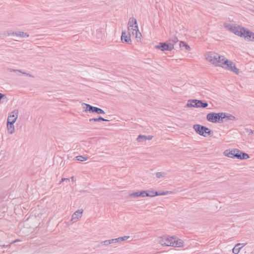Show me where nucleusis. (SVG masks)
I'll return each mask as SVG.
<instances>
[{"mask_svg": "<svg viewBox=\"0 0 254 254\" xmlns=\"http://www.w3.org/2000/svg\"><path fill=\"white\" fill-rule=\"evenodd\" d=\"M206 60L215 64L216 66H221L226 69L234 72L236 74L239 73V69L237 68L235 64L218 54L214 52H209Z\"/></svg>", "mask_w": 254, "mask_h": 254, "instance_id": "obj_1", "label": "nucleus"}, {"mask_svg": "<svg viewBox=\"0 0 254 254\" xmlns=\"http://www.w3.org/2000/svg\"><path fill=\"white\" fill-rule=\"evenodd\" d=\"M225 27L238 36L243 37L249 41H254V33L247 28L239 25L234 26L231 24L225 25Z\"/></svg>", "mask_w": 254, "mask_h": 254, "instance_id": "obj_2", "label": "nucleus"}, {"mask_svg": "<svg viewBox=\"0 0 254 254\" xmlns=\"http://www.w3.org/2000/svg\"><path fill=\"white\" fill-rule=\"evenodd\" d=\"M178 41V37L174 36L169 38L166 42H160L158 45L155 46V48L162 51H171L174 49V45Z\"/></svg>", "mask_w": 254, "mask_h": 254, "instance_id": "obj_3", "label": "nucleus"}, {"mask_svg": "<svg viewBox=\"0 0 254 254\" xmlns=\"http://www.w3.org/2000/svg\"><path fill=\"white\" fill-rule=\"evenodd\" d=\"M193 128L197 134L204 137L211 136L213 134V131L210 129L202 125H194Z\"/></svg>", "mask_w": 254, "mask_h": 254, "instance_id": "obj_4", "label": "nucleus"}, {"mask_svg": "<svg viewBox=\"0 0 254 254\" xmlns=\"http://www.w3.org/2000/svg\"><path fill=\"white\" fill-rule=\"evenodd\" d=\"M208 106L207 102L204 100L191 99L188 101L185 107L202 108H205Z\"/></svg>", "mask_w": 254, "mask_h": 254, "instance_id": "obj_5", "label": "nucleus"}, {"mask_svg": "<svg viewBox=\"0 0 254 254\" xmlns=\"http://www.w3.org/2000/svg\"><path fill=\"white\" fill-rule=\"evenodd\" d=\"M222 112H211L207 114L206 120L213 123H222Z\"/></svg>", "mask_w": 254, "mask_h": 254, "instance_id": "obj_6", "label": "nucleus"}, {"mask_svg": "<svg viewBox=\"0 0 254 254\" xmlns=\"http://www.w3.org/2000/svg\"><path fill=\"white\" fill-rule=\"evenodd\" d=\"M82 106H85V107H83L84 111L85 112H89L92 113H96L97 114H104L105 113L104 110L102 109L93 106L90 104L86 103H82Z\"/></svg>", "mask_w": 254, "mask_h": 254, "instance_id": "obj_7", "label": "nucleus"}, {"mask_svg": "<svg viewBox=\"0 0 254 254\" xmlns=\"http://www.w3.org/2000/svg\"><path fill=\"white\" fill-rule=\"evenodd\" d=\"M128 30L131 31L132 34L133 35L134 33L136 34L137 37V32H138V27L136 19L133 17H130L128 22Z\"/></svg>", "mask_w": 254, "mask_h": 254, "instance_id": "obj_8", "label": "nucleus"}, {"mask_svg": "<svg viewBox=\"0 0 254 254\" xmlns=\"http://www.w3.org/2000/svg\"><path fill=\"white\" fill-rule=\"evenodd\" d=\"M173 237L163 236L159 238V243L163 246H171L173 240Z\"/></svg>", "mask_w": 254, "mask_h": 254, "instance_id": "obj_9", "label": "nucleus"}, {"mask_svg": "<svg viewBox=\"0 0 254 254\" xmlns=\"http://www.w3.org/2000/svg\"><path fill=\"white\" fill-rule=\"evenodd\" d=\"M171 193V191H157L152 190H147V196L154 197L158 195H165Z\"/></svg>", "mask_w": 254, "mask_h": 254, "instance_id": "obj_10", "label": "nucleus"}, {"mask_svg": "<svg viewBox=\"0 0 254 254\" xmlns=\"http://www.w3.org/2000/svg\"><path fill=\"white\" fill-rule=\"evenodd\" d=\"M129 31L128 34L127 35L126 32H122L121 40L123 42H125L128 44H131V40L130 39V32Z\"/></svg>", "mask_w": 254, "mask_h": 254, "instance_id": "obj_11", "label": "nucleus"}, {"mask_svg": "<svg viewBox=\"0 0 254 254\" xmlns=\"http://www.w3.org/2000/svg\"><path fill=\"white\" fill-rule=\"evenodd\" d=\"M250 158V156L248 154L240 151L238 149V152H236L235 158L240 159V160H244Z\"/></svg>", "mask_w": 254, "mask_h": 254, "instance_id": "obj_12", "label": "nucleus"}, {"mask_svg": "<svg viewBox=\"0 0 254 254\" xmlns=\"http://www.w3.org/2000/svg\"><path fill=\"white\" fill-rule=\"evenodd\" d=\"M173 240L172 247H183L184 246V242L180 239H178L177 237L173 236Z\"/></svg>", "mask_w": 254, "mask_h": 254, "instance_id": "obj_13", "label": "nucleus"}, {"mask_svg": "<svg viewBox=\"0 0 254 254\" xmlns=\"http://www.w3.org/2000/svg\"><path fill=\"white\" fill-rule=\"evenodd\" d=\"M222 123L227 122L228 121H234L236 120L235 116L227 113L222 112Z\"/></svg>", "mask_w": 254, "mask_h": 254, "instance_id": "obj_14", "label": "nucleus"}, {"mask_svg": "<svg viewBox=\"0 0 254 254\" xmlns=\"http://www.w3.org/2000/svg\"><path fill=\"white\" fill-rule=\"evenodd\" d=\"M236 152H238V149L235 148L232 150L227 149L224 151V154L228 157L235 158Z\"/></svg>", "mask_w": 254, "mask_h": 254, "instance_id": "obj_15", "label": "nucleus"}, {"mask_svg": "<svg viewBox=\"0 0 254 254\" xmlns=\"http://www.w3.org/2000/svg\"><path fill=\"white\" fill-rule=\"evenodd\" d=\"M14 123L15 121H14L13 120H12V121H9L8 123H7V131L10 134H12L14 132Z\"/></svg>", "mask_w": 254, "mask_h": 254, "instance_id": "obj_16", "label": "nucleus"}, {"mask_svg": "<svg viewBox=\"0 0 254 254\" xmlns=\"http://www.w3.org/2000/svg\"><path fill=\"white\" fill-rule=\"evenodd\" d=\"M83 210H77L75 211L72 216V220H75L76 221L79 218L81 217Z\"/></svg>", "mask_w": 254, "mask_h": 254, "instance_id": "obj_17", "label": "nucleus"}, {"mask_svg": "<svg viewBox=\"0 0 254 254\" xmlns=\"http://www.w3.org/2000/svg\"><path fill=\"white\" fill-rule=\"evenodd\" d=\"M12 113L13 115L8 117L7 123H8L9 121H12L13 120L15 121V122L16 121L18 116V111L14 110Z\"/></svg>", "mask_w": 254, "mask_h": 254, "instance_id": "obj_18", "label": "nucleus"}, {"mask_svg": "<svg viewBox=\"0 0 254 254\" xmlns=\"http://www.w3.org/2000/svg\"><path fill=\"white\" fill-rule=\"evenodd\" d=\"M89 121L90 123H92L93 122H100V121H105L108 122L109 121L108 120L105 119L102 117L100 116H98L97 118H91L89 120Z\"/></svg>", "mask_w": 254, "mask_h": 254, "instance_id": "obj_19", "label": "nucleus"}, {"mask_svg": "<svg viewBox=\"0 0 254 254\" xmlns=\"http://www.w3.org/2000/svg\"><path fill=\"white\" fill-rule=\"evenodd\" d=\"M179 46L181 49H183L184 48L187 51L190 50V48L189 45L184 41L180 42Z\"/></svg>", "mask_w": 254, "mask_h": 254, "instance_id": "obj_20", "label": "nucleus"}, {"mask_svg": "<svg viewBox=\"0 0 254 254\" xmlns=\"http://www.w3.org/2000/svg\"><path fill=\"white\" fill-rule=\"evenodd\" d=\"M8 70L9 71V72H20V73H22L24 74H26L27 76H29V77H34V76L31 74H30V73H27L25 72H23L21 70H19V69H12V68H8Z\"/></svg>", "mask_w": 254, "mask_h": 254, "instance_id": "obj_21", "label": "nucleus"}, {"mask_svg": "<svg viewBox=\"0 0 254 254\" xmlns=\"http://www.w3.org/2000/svg\"><path fill=\"white\" fill-rule=\"evenodd\" d=\"M241 245L242 244L240 243H238L235 246L232 250V252L234 254H238L240 252V250L243 248V246L240 247Z\"/></svg>", "mask_w": 254, "mask_h": 254, "instance_id": "obj_22", "label": "nucleus"}, {"mask_svg": "<svg viewBox=\"0 0 254 254\" xmlns=\"http://www.w3.org/2000/svg\"><path fill=\"white\" fill-rule=\"evenodd\" d=\"M8 99L5 94L0 93V104L6 103Z\"/></svg>", "mask_w": 254, "mask_h": 254, "instance_id": "obj_23", "label": "nucleus"}, {"mask_svg": "<svg viewBox=\"0 0 254 254\" xmlns=\"http://www.w3.org/2000/svg\"><path fill=\"white\" fill-rule=\"evenodd\" d=\"M146 135L140 134L136 138V140L139 142H142L146 140Z\"/></svg>", "mask_w": 254, "mask_h": 254, "instance_id": "obj_24", "label": "nucleus"}, {"mask_svg": "<svg viewBox=\"0 0 254 254\" xmlns=\"http://www.w3.org/2000/svg\"><path fill=\"white\" fill-rule=\"evenodd\" d=\"M16 35L17 36H20L21 37H28L29 35L25 32H22V31H19L15 33Z\"/></svg>", "mask_w": 254, "mask_h": 254, "instance_id": "obj_25", "label": "nucleus"}, {"mask_svg": "<svg viewBox=\"0 0 254 254\" xmlns=\"http://www.w3.org/2000/svg\"><path fill=\"white\" fill-rule=\"evenodd\" d=\"M88 159V157L82 155H79L75 157V160L79 161H84Z\"/></svg>", "mask_w": 254, "mask_h": 254, "instance_id": "obj_26", "label": "nucleus"}, {"mask_svg": "<svg viewBox=\"0 0 254 254\" xmlns=\"http://www.w3.org/2000/svg\"><path fill=\"white\" fill-rule=\"evenodd\" d=\"M129 196L132 197H141V194H140V191H138L136 192H132L131 193H130L129 194Z\"/></svg>", "mask_w": 254, "mask_h": 254, "instance_id": "obj_27", "label": "nucleus"}, {"mask_svg": "<svg viewBox=\"0 0 254 254\" xmlns=\"http://www.w3.org/2000/svg\"><path fill=\"white\" fill-rule=\"evenodd\" d=\"M129 238V236H124V237H119L118 238H116L117 242L119 243V242H121L122 241H126V240H127Z\"/></svg>", "mask_w": 254, "mask_h": 254, "instance_id": "obj_28", "label": "nucleus"}, {"mask_svg": "<svg viewBox=\"0 0 254 254\" xmlns=\"http://www.w3.org/2000/svg\"><path fill=\"white\" fill-rule=\"evenodd\" d=\"M140 194L141 197L147 196V190H141Z\"/></svg>", "mask_w": 254, "mask_h": 254, "instance_id": "obj_29", "label": "nucleus"}, {"mask_svg": "<svg viewBox=\"0 0 254 254\" xmlns=\"http://www.w3.org/2000/svg\"><path fill=\"white\" fill-rule=\"evenodd\" d=\"M101 244L104 245V246H108L110 244V242L109 240H106L103 242H101Z\"/></svg>", "mask_w": 254, "mask_h": 254, "instance_id": "obj_30", "label": "nucleus"}, {"mask_svg": "<svg viewBox=\"0 0 254 254\" xmlns=\"http://www.w3.org/2000/svg\"><path fill=\"white\" fill-rule=\"evenodd\" d=\"M66 182V183L69 182V178H62L61 181L60 182L59 184H61L62 182Z\"/></svg>", "mask_w": 254, "mask_h": 254, "instance_id": "obj_31", "label": "nucleus"}, {"mask_svg": "<svg viewBox=\"0 0 254 254\" xmlns=\"http://www.w3.org/2000/svg\"><path fill=\"white\" fill-rule=\"evenodd\" d=\"M156 176L158 178H160L163 176V173L162 172H157L156 174Z\"/></svg>", "mask_w": 254, "mask_h": 254, "instance_id": "obj_32", "label": "nucleus"}, {"mask_svg": "<svg viewBox=\"0 0 254 254\" xmlns=\"http://www.w3.org/2000/svg\"><path fill=\"white\" fill-rule=\"evenodd\" d=\"M247 132L249 133V135L252 134L254 133V130H253L252 129H247Z\"/></svg>", "mask_w": 254, "mask_h": 254, "instance_id": "obj_33", "label": "nucleus"}, {"mask_svg": "<svg viewBox=\"0 0 254 254\" xmlns=\"http://www.w3.org/2000/svg\"><path fill=\"white\" fill-rule=\"evenodd\" d=\"M110 242V244H113V243H117V239L115 238V239H111V240H109Z\"/></svg>", "mask_w": 254, "mask_h": 254, "instance_id": "obj_34", "label": "nucleus"}, {"mask_svg": "<svg viewBox=\"0 0 254 254\" xmlns=\"http://www.w3.org/2000/svg\"><path fill=\"white\" fill-rule=\"evenodd\" d=\"M153 138L152 135H146V140H151Z\"/></svg>", "mask_w": 254, "mask_h": 254, "instance_id": "obj_35", "label": "nucleus"}, {"mask_svg": "<svg viewBox=\"0 0 254 254\" xmlns=\"http://www.w3.org/2000/svg\"><path fill=\"white\" fill-rule=\"evenodd\" d=\"M140 36H141V34L138 31V32H137V37H136V38H137L138 37L140 38Z\"/></svg>", "mask_w": 254, "mask_h": 254, "instance_id": "obj_36", "label": "nucleus"}, {"mask_svg": "<svg viewBox=\"0 0 254 254\" xmlns=\"http://www.w3.org/2000/svg\"><path fill=\"white\" fill-rule=\"evenodd\" d=\"M8 246V245H6V246H5V245H3V246H2V247H3V248H6Z\"/></svg>", "mask_w": 254, "mask_h": 254, "instance_id": "obj_37", "label": "nucleus"}, {"mask_svg": "<svg viewBox=\"0 0 254 254\" xmlns=\"http://www.w3.org/2000/svg\"><path fill=\"white\" fill-rule=\"evenodd\" d=\"M73 179H74V177H71V179H72V181H73Z\"/></svg>", "mask_w": 254, "mask_h": 254, "instance_id": "obj_38", "label": "nucleus"}, {"mask_svg": "<svg viewBox=\"0 0 254 254\" xmlns=\"http://www.w3.org/2000/svg\"><path fill=\"white\" fill-rule=\"evenodd\" d=\"M17 241H18V240H16V241H14L13 242V243L16 242H17Z\"/></svg>", "mask_w": 254, "mask_h": 254, "instance_id": "obj_39", "label": "nucleus"}]
</instances>
